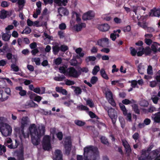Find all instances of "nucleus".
I'll return each instance as SVG.
<instances>
[{
	"mask_svg": "<svg viewBox=\"0 0 160 160\" xmlns=\"http://www.w3.org/2000/svg\"><path fill=\"white\" fill-rule=\"evenodd\" d=\"M11 37V35L8 33H3L2 35V38L3 40L6 41L9 40Z\"/></svg>",
	"mask_w": 160,
	"mask_h": 160,
	"instance_id": "473e14b6",
	"label": "nucleus"
},
{
	"mask_svg": "<svg viewBox=\"0 0 160 160\" xmlns=\"http://www.w3.org/2000/svg\"><path fill=\"white\" fill-rule=\"evenodd\" d=\"M71 65L76 66L78 64V61L76 59H72L70 62Z\"/></svg>",
	"mask_w": 160,
	"mask_h": 160,
	"instance_id": "5fc2aeb1",
	"label": "nucleus"
},
{
	"mask_svg": "<svg viewBox=\"0 0 160 160\" xmlns=\"http://www.w3.org/2000/svg\"><path fill=\"white\" fill-rule=\"evenodd\" d=\"M57 136L58 140L60 141L62 139L63 137V134L62 132H60L57 134Z\"/></svg>",
	"mask_w": 160,
	"mask_h": 160,
	"instance_id": "bf43d9fd",
	"label": "nucleus"
},
{
	"mask_svg": "<svg viewBox=\"0 0 160 160\" xmlns=\"http://www.w3.org/2000/svg\"><path fill=\"white\" fill-rule=\"evenodd\" d=\"M84 160H91L88 158L89 152H91L93 154V160H99V159L98 148L92 145L88 146L84 148Z\"/></svg>",
	"mask_w": 160,
	"mask_h": 160,
	"instance_id": "f03ea898",
	"label": "nucleus"
},
{
	"mask_svg": "<svg viewBox=\"0 0 160 160\" xmlns=\"http://www.w3.org/2000/svg\"><path fill=\"white\" fill-rule=\"evenodd\" d=\"M100 74L102 77L104 79L106 80H108L109 79L108 75L106 73V72L103 69H102L100 71Z\"/></svg>",
	"mask_w": 160,
	"mask_h": 160,
	"instance_id": "c756f323",
	"label": "nucleus"
},
{
	"mask_svg": "<svg viewBox=\"0 0 160 160\" xmlns=\"http://www.w3.org/2000/svg\"><path fill=\"white\" fill-rule=\"evenodd\" d=\"M73 15L75 14L76 17V21L78 23H79L81 22V19L79 17V14L75 12H72Z\"/></svg>",
	"mask_w": 160,
	"mask_h": 160,
	"instance_id": "8fccbe9b",
	"label": "nucleus"
},
{
	"mask_svg": "<svg viewBox=\"0 0 160 160\" xmlns=\"http://www.w3.org/2000/svg\"><path fill=\"white\" fill-rule=\"evenodd\" d=\"M151 122V120L148 118H146L145 119L143 123L145 125H148L150 124Z\"/></svg>",
	"mask_w": 160,
	"mask_h": 160,
	"instance_id": "0e129e2a",
	"label": "nucleus"
},
{
	"mask_svg": "<svg viewBox=\"0 0 160 160\" xmlns=\"http://www.w3.org/2000/svg\"><path fill=\"white\" fill-rule=\"evenodd\" d=\"M4 119L3 117H0V132L3 136L7 137L11 134L12 129L10 125L3 122Z\"/></svg>",
	"mask_w": 160,
	"mask_h": 160,
	"instance_id": "7ed1b4c3",
	"label": "nucleus"
},
{
	"mask_svg": "<svg viewBox=\"0 0 160 160\" xmlns=\"http://www.w3.org/2000/svg\"><path fill=\"white\" fill-rule=\"evenodd\" d=\"M152 158L147 154H142V151H141V156L138 158V160H152Z\"/></svg>",
	"mask_w": 160,
	"mask_h": 160,
	"instance_id": "6ab92c4d",
	"label": "nucleus"
},
{
	"mask_svg": "<svg viewBox=\"0 0 160 160\" xmlns=\"http://www.w3.org/2000/svg\"><path fill=\"white\" fill-rule=\"evenodd\" d=\"M29 122V119L28 117H23L21 119L20 128H16L15 129V130L21 134L24 138L26 137L24 130V128L28 125Z\"/></svg>",
	"mask_w": 160,
	"mask_h": 160,
	"instance_id": "20e7f679",
	"label": "nucleus"
},
{
	"mask_svg": "<svg viewBox=\"0 0 160 160\" xmlns=\"http://www.w3.org/2000/svg\"><path fill=\"white\" fill-rule=\"evenodd\" d=\"M54 63L57 65H60L62 62V60L61 58L59 57L54 60Z\"/></svg>",
	"mask_w": 160,
	"mask_h": 160,
	"instance_id": "09e8293b",
	"label": "nucleus"
},
{
	"mask_svg": "<svg viewBox=\"0 0 160 160\" xmlns=\"http://www.w3.org/2000/svg\"><path fill=\"white\" fill-rule=\"evenodd\" d=\"M19 6H22L23 7L26 3L25 0H18L17 2Z\"/></svg>",
	"mask_w": 160,
	"mask_h": 160,
	"instance_id": "4d7b16f0",
	"label": "nucleus"
},
{
	"mask_svg": "<svg viewBox=\"0 0 160 160\" xmlns=\"http://www.w3.org/2000/svg\"><path fill=\"white\" fill-rule=\"evenodd\" d=\"M131 27L130 26L128 25L123 28V31L124 32H129L131 31Z\"/></svg>",
	"mask_w": 160,
	"mask_h": 160,
	"instance_id": "338daca9",
	"label": "nucleus"
},
{
	"mask_svg": "<svg viewBox=\"0 0 160 160\" xmlns=\"http://www.w3.org/2000/svg\"><path fill=\"white\" fill-rule=\"evenodd\" d=\"M43 149L45 151H49L52 148L51 138L49 135L44 136L42 141Z\"/></svg>",
	"mask_w": 160,
	"mask_h": 160,
	"instance_id": "39448f33",
	"label": "nucleus"
},
{
	"mask_svg": "<svg viewBox=\"0 0 160 160\" xmlns=\"http://www.w3.org/2000/svg\"><path fill=\"white\" fill-rule=\"evenodd\" d=\"M96 59V58L94 56H89L86 59V61L88 62L89 61H94Z\"/></svg>",
	"mask_w": 160,
	"mask_h": 160,
	"instance_id": "de8ad7c7",
	"label": "nucleus"
},
{
	"mask_svg": "<svg viewBox=\"0 0 160 160\" xmlns=\"http://www.w3.org/2000/svg\"><path fill=\"white\" fill-rule=\"evenodd\" d=\"M58 12L59 13H61L64 15H68V12L66 8L63 7H60L58 9Z\"/></svg>",
	"mask_w": 160,
	"mask_h": 160,
	"instance_id": "4be33fe9",
	"label": "nucleus"
},
{
	"mask_svg": "<svg viewBox=\"0 0 160 160\" xmlns=\"http://www.w3.org/2000/svg\"><path fill=\"white\" fill-rule=\"evenodd\" d=\"M86 104L90 108H93L94 106V104L91 99H88L86 100Z\"/></svg>",
	"mask_w": 160,
	"mask_h": 160,
	"instance_id": "58836bf2",
	"label": "nucleus"
},
{
	"mask_svg": "<svg viewBox=\"0 0 160 160\" xmlns=\"http://www.w3.org/2000/svg\"><path fill=\"white\" fill-rule=\"evenodd\" d=\"M158 45H159V44L158 43L154 42L151 45V51L153 52V53L154 54H156L157 52V47H158Z\"/></svg>",
	"mask_w": 160,
	"mask_h": 160,
	"instance_id": "b1692460",
	"label": "nucleus"
},
{
	"mask_svg": "<svg viewBox=\"0 0 160 160\" xmlns=\"http://www.w3.org/2000/svg\"><path fill=\"white\" fill-rule=\"evenodd\" d=\"M15 152L17 154L18 160H24L23 151V150L18 151Z\"/></svg>",
	"mask_w": 160,
	"mask_h": 160,
	"instance_id": "aec40b11",
	"label": "nucleus"
},
{
	"mask_svg": "<svg viewBox=\"0 0 160 160\" xmlns=\"http://www.w3.org/2000/svg\"><path fill=\"white\" fill-rule=\"evenodd\" d=\"M31 32V29L29 27L26 28L22 32V34H29Z\"/></svg>",
	"mask_w": 160,
	"mask_h": 160,
	"instance_id": "a18cd8bd",
	"label": "nucleus"
},
{
	"mask_svg": "<svg viewBox=\"0 0 160 160\" xmlns=\"http://www.w3.org/2000/svg\"><path fill=\"white\" fill-rule=\"evenodd\" d=\"M147 73L149 75H152L153 73L152 67L149 65L148 66L147 69Z\"/></svg>",
	"mask_w": 160,
	"mask_h": 160,
	"instance_id": "052dcab7",
	"label": "nucleus"
},
{
	"mask_svg": "<svg viewBox=\"0 0 160 160\" xmlns=\"http://www.w3.org/2000/svg\"><path fill=\"white\" fill-rule=\"evenodd\" d=\"M108 112L109 117L112 119V123L114 125L117 118V113L116 111L114 109L111 108L108 109Z\"/></svg>",
	"mask_w": 160,
	"mask_h": 160,
	"instance_id": "423d86ee",
	"label": "nucleus"
},
{
	"mask_svg": "<svg viewBox=\"0 0 160 160\" xmlns=\"http://www.w3.org/2000/svg\"><path fill=\"white\" fill-rule=\"evenodd\" d=\"M138 25L145 30H146L147 26V25L146 22L143 21L142 22H138Z\"/></svg>",
	"mask_w": 160,
	"mask_h": 160,
	"instance_id": "c9c22d12",
	"label": "nucleus"
},
{
	"mask_svg": "<svg viewBox=\"0 0 160 160\" xmlns=\"http://www.w3.org/2000/svg\"><path fill=\"white\" fill-rule=\"evenodd\" d=\"M139 134L138 132H135L132 136V138L136 142V140H137L139 138Z\"/></svg>",
	"mask_w": 160,
	"mask_h": 160,
	"instance_id": "13d9d810",
	"label": "nucleus"
},
{
	"mask_svg": "<svg viewBox=\"0 0 160 160\" xmlns=\"http://www.w3.org/2000/svg\"><path fill=\"white\" fill-rule=\"evenodd\" d=\"M136 102L133 99H132L131 100H130L127 99H125L122 101V103L123 104L128 105L132 103H134Z\"/></svg>",
	"mask_w": 160,
	"mask_h": 160,
	"instance_id": "393cba45",
	"label": "nucleus"
},
{
	"mask_svg": "<svg viewBox=\"0 0 160 160\" xmlns=\"http://www.w3.org/2000/svg\"><path fill=\"white\" fill-rule=\"evenodd\" d=\"M81 71H82V72H84L85 73H87L88 71V68L87 67H83L82 68H80V70L78 71L79 73L80 72H81Z\"/></svg>",
	"mask_w": 160,
	"mask_h": 160,
	"instance_id": "6e6d98bb",
	"label": "nucleus"
},
{
	"mask_svg": "<svg viewBox=\"0 0 160 160\" xmlns=\"http://www.w3.org/2000/svg\"><path fill=\"white\" fill-rule=\"evenodd\" d=\"M59 28L61 30H65L66 28V26L65 23H62L59 24Z\"/></svg>",
	"mask_w": 160,
	"mask_h": 160,
	"instance_id": "69168bd1",
	"label": "nucleus"
},
{
	"mask_svg": "<svg viewBox=\"0 0 160 160\" xmlns=\"http://www.w3.org/2000/svg\"><path fill=\"white\" fill-rule=\"evenodd\" d=\"M129 49L130 51V53L132 56H134L136 55L137 53V51L135 48L132 47H130Z\"/></svg>",
	"mask_w": 160,
	"mask_h": 160,
	"instance_id": "a19ab883",
	"label": "nucleus"
},
{
	"mask_svg": "<svg viewBox=\"0 0 160 160\" xmlns=\"http://www.w3.org/2000/svg\"><path fill=\"white\" fill-rule=\"evenodd\" d=\"M11 68L13 69V71L15 72H18L19 70V68L18 66H16L15 64H12L11 65Z\"/></svg>",
	"mask_w": 160,
	"mask_h": 160,
	"instance_id": "c03bdc74",
	"label": "nucleus"
},
{
	"mask_svg": "<svg viewBox=\"0 0 160 160\" xmlns=\"http://www.w3.org/2000/svg\"><path fill=\"white\" fill-rule=\"evenodd\" d=\"M160 152V150L158 149L153 150L149 153L147 154V155H148L149 156H150L152 158V160L153 159L155 158L158 156L159 153Z\"/></svg>",
	"mask_w": 160,
	"mask_h": 160,
	"instance_id": "ddd939ff",
	"label": "nucleus"
},
{
	"mask_svg": "<svg viewBox=\"0 0 160 160\" xmlns=\"http://www.w3.org/2000/svg\"><path fill=\"white\" fill-rule=\"evenodd\" d=\"M75 83V82L73 81L69 80H67L65 82L66 84L68 86L73 85Z\"/></svg>",
	"mask_w": 160,
	"mask_h": 160,
	"instance_id": "680f3d73",
	"label": "nucleus"
},
{
	"mask_svg": "<svg viewBox=\"0 0 160 160\" xmlns=\"http://www.w3.org/2000/svg\"><path fill=\"white\" fill-rule=\"evenodd\" d=\"M140 104L141 106L144 107H147L149 105L148 102L145 100H143L141 101Z\"/></svg>",
	"mask_w": 160,
	"mask_h": 160,
	"instance_id": "ea45409f",
	"label": "nucleus"
},
{
	"mask_svg": "<svg viewBox=\"0 0 160 160\" xmlns=\"http://www.w3.org/2000/svg\"><path fill=\"white\" fill-rule=\"evenodd\" d=\"M60 49L62 52H65L68 49V48L66 45H62L60 47Z\"/></svg>",
	"mask_w": 160,
	"mask_h": 160,
	"instance_id": "79ce46f5",
	"label": "nucleus"
},
{
	"mask_svg": "<svg viewBox=\"0 0 160 160\" xmlns=\"http://www.w3.org/2000/svg\"><path fill=\"white\" fill-rule=\"evenodd\" d=\"M110 26L108 24L99 25L98 26V29L102 32H106L110 28Z\"/></svg>",
	"mask_w": 160,
	"mask_h": 160,
	"instance_id": "dca6fc26",
	"label": "nucleus"
},
{
	"mask_svg": "<svg viewBox=\"0 0 160 160\" xmlns=\"http://www.w3.org/2000/svg\"><path fill=\"white\" fill-rule=\"evenodd\" d=\"M52 52L54 55H57L58 53L60 50V47L58 45H55L52 47Z\"/></svg>",
	"mask_w": 160,
	"mask_h": 160,
	"instance_id": "a878e982",
	"label": "nucleus"
},
{
	"mask_svg": "<svg viewBox=\"0 0 160 160\" xmlns=\"http://www.w3.org/2000/svg\"><path fill=\"white\" fill-rule=\"evenodd\" d=\"M122 144L125 148L126 153L128 154H130L132 152V149L130 145L128 142L124 139H122Z\"/></svg>",
	"mask_w": 160,
	"mask_h": 160,
	"instance_id": "9b49d317",
	"label": "nucleus"
},
{
	"mask_svg": "<svg viewBox=\"0 0 160 160\" xmlns=\"http://www.w3.org/2000/svg\"><path fill=\"white\" fill-rule=\"evenodd\" d=\"M16 90L19 91V94L21 96H24L26 95L27 92L26 90L23 89L22 86L16 87L15 88Z\"/></svg>",
	"mask_w": 160,
	"mask_h": 160,
	"instance_id": "a211bd4d",
	"label": "nucleus"
},
{
	"mask_svg": "<svg viewBox=\"0 0 160 160\" xmlns=\"http://www.w3.org/2000/svg\"><path fill=\"white\" fill-rule=\"evenodd\" d=\"M152 120L155 123H160V115L158 112L155 113L151 117Z\"/></svg>",
	"mask_w": 160,
	"mask_h": 160,
	"instance_id": "f3484780",
	"label": "nucleus"
},
{
	"mask_svg": "<svg viewBox=\"0 0 160 160\" xmlns=\"http://www.w3.org/2000/svg\"><path fill=\"white\" fill-rule=\"evenodd\" d=\"M101 142L104 144H107L108 143V142L107 139L104 136H102L100 138Z\"/></svg>",
	"mask_w": 160,
	"mask_h": 160,
	"instance_id": "37998d69",
	"label": "nucleus"
},
{
	"mask_svg": "<svg viewBox=\"0 0 160 160\" xmlns=\"http://www.w3.org/2000/svg\"><path fill=\"white\" fill-rule=\"evenodd\" d=\"M158 84H159L155 80L151 81L149 82L150 86L152 88H154Z\"/></svg>",
	"mask_w": 160,
	"mask_h": 160,
	"instance_id": "49530a36",
	"label": "nucleus"
},
{
	"mask_svg": "<svg viewBox=\"0 0 160 160\" xmlns=\"http://www.w3.org/2000/svg\"><path fill=\"white\" fill-rule=\"evenodd\" d=\"M94 17V12L92 11H89L83 15L82 18L84 20H91Z\"/></svg>",
	"mask_w": 160,
	"mask_h": 160,
	"instance_id": "9d476101",
	"label": "nucleus"
},
{
	"mask_svg": "<svg viewBox=\"0 0 160 160\" xmlns=\"http://www.w3.org/2000/svg\"><path fill=\"white\" fill-rule=\"evenodd\" d=\"M108 39L107 38H102L97 41L96 45L102 48L107 47L108 45Z\"/></svg>",
	"mask_w": 160,
	"mask_h": 160,
	"instance_id": "1a4fd4ad",
	"label": "nucleus"
},
{
	"mask_svg": "<svg viewBox=\"0 0 160 160\" xmlns=\"http://www.w3.org/2000/svg\"><path fill=\"white\" fill-rule=\"evenodd\" d=\"M28 94L29 95V97L30 99H33L34 98H35V97L37 95L35 93L32 92H28Z\"/></svg>",
	"mask_w": 160,
	"mask_h": 160,
	"instance_id": "864d4df0",
	"label": "nucleus"
},
{
	"mask_svg": "<svg viewBox=\"0 0 160 160\" xmlns=\"http://www.w3.org/2000/svg\"><path fill=\"white\" fill-rule=\"evenodd\" d=\"M68 66L66 65H64L60 67L59 68L60 72L63 74H66L68 72Z\"/></svg>",
	"mask_w": 160,
	"mask_h": 160,
	"instance_id": "412c9836",
	"label": "nucleus"
},
{
	"mask_svg": "<svg viewBox=\"0 0 160 160\" xmlns=\"http://www.w3.org/2000/svg\"><path fill=\"white\" fill-rule=\"evenodd\" d=\"M119 105L121 110L122 111L123 115H126L128 111L125 106L122 103H120L119 104Z\"/></svg>",
	"mask_w": 160,
	"mask_h": 160,
	"instance_id": "c85d7f7f",
	"label": "nucleus"
},
{
	"mask_svg": "<svg viewBox=\"0 0 160 160\" xmlns=\"http://www.w3.org/2000/svg\"><path fill=\"white\" fill-rule=\"evenodd\" d=\"M29 129L32 143L35 145H39L41 138L45 134V127L41 125L37 128L35 124H32L30 126Z\"/></svg>",
	"mask_w": 160,
	"mask_h": 160,
	"instance_id": "f257e3e1",
	"label": "nucleus"
},
{
	"mask_svg": "<svg viewBox=\"0 0 160 160\" xmlns=\"http://www.w3.org/2000/svg\"><path fill=\"white\" fill-rule=\"evenodd\" d=\"M98 80V78L97 77L93 76L90 80V82L92 84H94L96 83Z\"/></svg>",
	"mask_w": 160,
	"mask_h": 160,
	"instance_id": "3c124183",
	"label": "nucleus"
},
{
	"mask_svg": "<svg viewBox=\"0 0 160 160\" xmlns=\"http://www.w3.org/2000/svg\"><path fill=\"white\" fill-rule=\"evenodd\" d=\"M30 48L32 49L36 48L37 47V44L36 42H33L31 43L29 45Z\"/></svg>",
	"mask_w": 160,
	"mask_h": 160,
	"instance_id": "774afa93",
	"label": "nucleus"
},
{
	"mask_svg": "<svg viewBox=\"0 0 160 160\" xmlns=\"http://www.w3.org/2000/svg\"><path fill=\"white\" fill-rule=\"evenodd\" d=\"M77 108L78 109L81 111H87L89 110V108L88 107L82 104L81 105L78 106L77 107Z\"/></svg>",
	"mask_w": 160,
	"mask_h": 160,
	"instance_id": "e433bc0d",
	"label": "nucleus"
},
{
	"mask_svg": "<svg viewBox=\"0 0 160 160\" xmlns=\"http://www.w3.org/2000/svg\"><path fill=\"white\" fill-rule=\"evenodd\" d=\"M150 15L151 16H155L159 17L160 16V8L156 9L154 8L151 10V12L150 13Z\"/></svg>",
	"mask_w": 160,
	"mask_h": 160,
	"instance_id": "2eb2a0df",
	"label": "nucleus"
},
{
	"mask_svg": "<svg viewBox=\"0 0 160 160\" xmlns=\"http://www.w3.org/2000/svg\"><path fill=\"white\" fill-rule=\"evenodd\" d=\"M72 146V143L70 141H68L66 142L65 145L64 147L65 149V153L68 155H69L71 150Z\"/></svg>",
	"mask_w": 160,
	"mask_h": 160,
	"instance_id": "4468645a",
	"label": "nucleus"
},
{
	"mask_svg": "<svg viewBox=\"0 0 160 160\" xmlns=\"http://www.w3.org/2000/svg\"><path fill=\"white\" fill-rule=\"evenodd\" d=\"M54 160H63L62 155L61 151L59 149L56 150L54 152Z\"/></svg>",
	"mask_w": 160,
	"mask_h": 160,
	"instance_id": "f8f14e48",
	"label": "nucleus"
},
{
	"mask_svg": "<svg viewBox=\"0 0 160 160\" xmlns=\"http://www.w3.org/2000/svg\"><path fill=\"white\" fill-rule=\"evenodd\" d=\"M72 87L75 88L74 91L76 95H78L81 93L82 91L80 87L76 86H72Z\"/></svg>",
	"mask_w": 160,
	"mask_h": 160,
	"instance_id": "72a5a7b5",
	"label": "nucleus"
},
{
	"mask_svg": "<svg viewBox=\"0 0 160 160\" xmlns=\"http://www.w3.org/2000/svg\"><path fill=\"white\" fill-rule=\"evenodd\" d=\"M132 109L135 112L138 114H140V110L138 108V107L137 104H134L132 106Z\"/></svg>",
	"mask_w": 160,
	"mask_h": 160,
	"instance_id": "7c9ffc66",
	"label": "nucleus"
},
{
	"mask_svg": "<svg viewBox=\"0 0 160 160\" xmlns=\"http://www.w3.org/2000/svg\"><path fill=\"white\" fill-rule=\"evenodd\" d=\"M144 41L145 43L148 45H150L152 42V40L149 38H145Z\"/></svg>",
	"mask_w": 160,
	"mask_h": 160,
	"instance_id": "e2e57ef3",
	"label": "nucleus"
},
{
	"mask_svg": "<svg viewBox=\"0 0 160 160\" xmlns=\"http://www.w3.org/2000/svg\"><path fill=\"white\" fill-rule=\"evenodd\" d=\"M86 24L85 23H81L80 24L76 25L75 27L76 30L77 32L80 31L82 27H85Z\"/></svg>",
	"mask_w": 160,
	"mask_h": 160,
	"instance_id": "bb28decb",
	"label": "nucleus"
},
{
	"mask_svg": "<svg viewBox=\"0 0 160 160\" xmlns=\"http://www.w3.org/2000/svg\"><path fill=\"white\" fill-rule=\"evenodd\" d=\"M154 145L153 144H152L149 145V147H148L147 149H142L141 151H142V154L145 155L146 154H148V153H149L150 152H151L150 151H151V150L152 149Z\"/></svg>",
	"mask_w": 160,
	"mask_h": 160,
	"instance_id": "5701e85b",
	"label": "nucleus"
},
{
	"mask_svg": "<svg viewBox=\"0 0 160 160\" xmlns=\"http://www.w3.org/2000/svg\"><path fill=\"white\" fill-rule=\"evenodd\" d=\"M142 49L144 53L146 55H149L151 53V49L149 47H147L145 48H143Z\"/></svg>",
	"mask_w": 160,
	"mask_h": 160,
	"instance_id": "cd10ccee",
	"label": "nucleus"
},
{
	"mask_svg": "<svg viewBox=\"0 0 160 160\" xmlns=\"http://www.w3.org/2000/svg\"><path fill=\"white\" fill-rule=\"evenodd\" d=\"M100 69L99 66H95L92 70V73L93 75H96Z\"/></svg>",
	"mask_w": 160,
	"mask_h": 160,
	"instance_id": "4c0bfd02",
	"label": "nucleus"
},
{
	"mask_svg": "<svg viewBox=\"0 0 160 160\" xmlns=\"http://www.w3.org/2000/svg\"><path fill=\"white\" fill-rule=\"evenodd\" d=\"M81 72L79 73L75 68L73 67H70L68 68L67 74L70 77L74 78H78L81 74Z\"/></svg>",
	"mask_w": 160,
	"mask_h": 160,
	"instance_id": "6e6552de",
	"label": "nucleus"
},
{
	"mask_svg": "<svg viewBox=\"0 0 160 160\" xmlns=\"http://www.w3.org/2000/svg\"><path fill=\"white\" fill-rule=\"evenodd\" d=\"M74 123L77 126L80 127L83 126L86 124L85 122L79 120H75L74 121Z\"/></svg>",
	"mask_w": 160,
	"mask_h": 160,
	"instance_id": "f704fd0d",
	"label": "nucleus"
},
{
	"mask_svg": "<svg viewBox=\"0 0 160 160\" xmlns=\"http://www.w3.org/2000/svg\"><path fill=\"white\" fill-rule=\"evenodd\" d=\"M7 12L6 11L4 10H2L0 12V18L1 19H4L7 17Z\"/></svg>",
	"mask_w": 160,
	"mask_h": 160,
	"instance_id": "2f4dec72",
	"label": "nucleus"
},
{
	"mask_svg": "<svg viewBox=\"0 0 160 160\" xmlns=\"http://www.w3.org/2000/svg\"><path fill=\"white\" fill-rule=\"evenodd\" d=\"M65 78V77L62 75V77H55L54 79L56 81H63Z\"/></svg>",
	"mask_w": 160,
	"mask_h": 160,
	"instance_id": "603ef678",
	"label": "nucleus"
},
{
	"mask_svg": "<svg viewBox=\"0 0 160 160\" xmlns=\"http://www.w3.org/2000/svg\"><path fill=\"white\" fill-rule=\"evenodd\" d=\"M106 97L108 102L113 107H115L116 103L113 98V94L112 92L108 89L105 93Z\"/></svg>",
	"mask_w": 160,
	"mask_h": 160,
	"instance_id": "0eeeda50",
	"label": "nucleus"
}]
</instances>
